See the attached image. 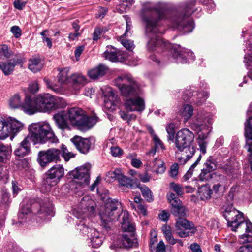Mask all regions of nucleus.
<instances>
[{"mask_svg": "<svg viewBox=\"0 0 252 252\" xmlns=\"http://www.w3.org/2000/svg\"><path fill=\"white\" fill-rule=\"evenodd\" d=\"M164 16L163 9L156 8L147 11L142 16V20L145 25V36L147 38L146 48L149 51H156L158 52L170 49V52L177 63H186L187 59L182 52L181 47H171L160 36L163 31L160 21Z\"/></svg>", "mask_w": 252, "mask_h": 252, "instance_id": "obj_1", "label": "nucleus"}, {"mask_svg": "<svg viewBox=\"0 0 252 252\" xmlns=\"http://www.w3.org/2000/svg\"><path fill=\"white\" fill-rule=\"evenodd\" d=\"M79 210L74 212V215L78 219H81L77 223V229L85 235H87L91 241V245L93 248H97L102 244V237L99 233L94 228L89 227L86 224L87 220L85 216L82 217L85 214L86 216H91L95 212V203L89 196H85L80 203Z\"/></svg>", "mask_w": 252, "mask_h": 252, "instance_id": "obj_2", "label": "nucleus"}, {"mask_svg": "<svg viewBox=\"0 0 252 252\" xmlns=\"http://www.w3.org/2000/svg\"><path fill=\"white\" fill-rule=\"evenodd\" d=\"M212 115L210 113L199 109L193 117L190 124V127L198 135L196 141L200 152L203 154L206 152L207 142L205 140L212 129V126H210L212 123Z\"/></svg>", "mask_w": 252, "mask_h": 252, "instance_id": "obj_3", "label": "nucleus"}, {"mask_svg": "<svg viewBox=\"0 0 252 252\" xmlns=\"http://www.w3.org/2000/svg\"><path fill=\"white\" fill-rule=\"evenodd\" d=\"M224 216L228 227H231L232 231L245 232L240 236L241 239H244L243 243L252 242V224L249 220H244L242 213L233 208L226 209Z\"/></svg>", "mask_w": 252, "mask_h": 252, "instance_id": "obj_4", "label": "nucleus"}, {"mask_svg": "<svg viewBox=\"0 0 252 252\" xmlns=\"http://www.w3.org/2000/svg\"><path fill=\"white\" fill-rule=\"evenodd\" d=\"M27 138L34 145L44 144L47 141L57 143L59 140L51 126L47 122L34 123L29 125Z\"/></svg>", "mask_w": 252, "mask_h": 252, "instance_id": "obj_5", "label": "nucleus"}, {"mask_svg": "<svg viewBox=\"0 0 252 252\" xmlns=\"http://www.w3.org/2000/svg\"><path fill=\"white\" fill-rule=\"evenodd\" d=\"M65 113L72 126L83 131L90 129L98 121L95 115L88 117L83 110L78 107L68 109Z\"/></svg>", "mask_w": 252, "mask_h": 252, "instance_id": "obj_6", "label": "nucleus"}, {"mask_svg": "<svg viewBox=\"0 0 252 252\" xmlns=\"http://www.w3.org/2000/svg\"><path fill=\"white\" fill-rule=\"evenodd\" d=\"M116 86L125 99L136 97L140 93L139 84L132 77L130 74H122L114 80Z\"/></svg>", "mask_w": 252, "mask_h": 252, "instance_id": "obj_7", "label": "nucleus"}, {"mask_svg": "<svg viewBox=\"0 0 252 252\" xmlns=\"http://www.w3.org/2000/svg\"><path fill=\"white\" fill-rule=\"evenodd\" d=\"M121 205L118 200H113L105 204L104 210L100 213L102 225L107 230L111 228V222L117 220L120 217V211L118 206Z\"/></svg>", "mask_w": 252, "mask_h": 252, "instance_id": "obj_8", "label": "nucleus"}, {"mask_svg": "<svg viewBox=\"0 0 252 252\" xmlns=\"http://www.w3.org/2000/svg\"><path fill=\"white\" fill-rule=\"evenodd\" d=\"M62 98L49 94L36 97L37 105L40 112H48L59 109L62 106Z\"/></svg>", "mask_w": 252, "mask_h": 252, "instance_id": "obj_9", "label": "nucleus"}, {"mask_svg": "<svg viewBox=\"0 0 252 252\" xmlns=\"http://www.w3.org/2000/svg\"><path fill=\"white\" fill-rule=\"evenodd\" d=\"M64 174L63 165L56 164L49 169L46 173V177L43 181L42 188L45 187L46 191L52 187L56 185Z\"/></svg>", "mask_w": 252, "mask_h": 252, "instance_id": "obj_10", "label": "nucleus"}, {"mask_svg": "<svg viewBox=\"0 0 252 252\" xmlns=\"http://www.w3.org/2000/svg\"><path fill=\"white\" fill-rule=\"evenodd\" d=\"M90 168L91 165L89 164H86L70 172L69 175L74 179L71 185L76 184L80 187L87 185L90 182Z\"/></svg>", "mask_w": 252, "mask_h": 252, "instance_id": "obj_11", "label": "nucleus"}, {"mask_svg": "<svg viewBox=\"0 0 252 252\" xmlns=\"http://www.w3.org/2000/svg\"><path fill=\"white\" fill-rule=\"evenodd\" d=\"M71 141L80 153L84 154L89 152L94 143L93 138H84L79 136H75L71 139Z\"/></svg>", "mask_w": 252, "mask_h": 252, "instance_id": "obj_12", "label": "nucleus"}, {"mask_svg": "<svg viewBox=\"0 0 252 252\" xmlns=\"http://www.w3.org/2000/svg\"><path fill=\"white\" fill-rule=\"evenodd\" d=\"M167 197L172 206L171 209L172 214L175 216H185L186 209L176 195L173 193H170L167 194Z\"/></svg>", "mask_w": 252, "mask_h": 252, "instance_id": "obj_13", "label": "nucleus"}, {"mask_svg": "<svg viewBox=\"0 0 252 252\" xmlns=\"http://www.w3.org/2000/svg\"><path fill=\"white\" fill-rule=\"evenodd\" d=\"M244 136L246 140V147L250 153L249 158L252 163V116H249L244 124Z\"/></svg>", "mask_w": 252, "mask_h": 252, "instance_id": "obj_14", "label": "nucleus"}, {"mask_svg": "<svg viewBox=\"0 0 252 252\" xmlns=\"http://www.w3.org/2000/svg\"><path fill=\"white\" fill-rule=\"evenodd\" d=\"M53 118L57 127L63 132L68 131L71 130L72 125L69 122L65 111H62L55 114Z\"/></svg>", "mask_w": 252, "mask_h": 252, "instance_id": "obj_15", "label": "nucleus"}, {"mask_svg": "<svg viewBox=\"0 0 252 252\" xmlns=\"http://www.w3.org/2000/svg\"><path fill=\"white\" fill-rule=\"evenodd\" d=\"M125 107L127 111L142 112L145 109V102L139 95L125 100Z\"/></svg>", "mask_w": 252, "mask_h": 252, "instance_id": "obj_16", "label": "nucleus"}, {"mask_svg": "<svg viewBox=\"0 0 252 252\" xmlns=\"http://www.w3.org/2000/svg\"><path fill=\"white\" fill-rule=\"evenodd\" d=\"M37 204L40 207L37 212L39 217L44 219V218L48 215H53V207L48 198L40 199L37 203L34 204L33 206H36Z\"/></svg>", "mask_w": 252, "mask_h": 252, "instance_id": "obj_17", "label": "nucleus"}, {"mask_svg": "<svg viewBox=\"0 0 252 252\" xmlns=\"http://www.w3.org/2000/svg\"><path fill=\"white\" fill-rule=\"evenodd\" d=\"M189 137V129H183L178 131L176 137V145L178 149L182 151L186 148L189 149L187 141Z\"/></svg>", "mask_w": 252, "mask_h": 252, "instance_id": "obj_18", "label": "nucleus"}, {"mask_svg": "<svg viewBox=\"0 0 252 252\" xmlns=\"http://www.w3.org/2000/svg\"><path fill=\"white\" fill-rule=\"evenodd\" d=\"M31 152L30 140L26 137L17 146L14 151L17 157L23 158Z\"/></svg>", "mask_w": 252, "mask_h": 252, "instance_id": "obj_19", "label": "nucleus"}, {"mask_svg": "<svg viewBox=\"0 0 252 252\" xmlns=\"http://www.w3.org/2000/svg\"><path fill=\"white\" fill-rule=\"evenodd\" d=\"M178 219L176 223V229L178 230V235L181 237H186L189 235V222L184 216H177Z\"/></svg>", "mask_w": 252, "mask_h": 252, "instance_id": "obj_20", "label": "nucleus"}, {"mask_svg": "<svg viewBox=\"0 0 252 252\" xmlns=\"http://www.w3.org/2000/svg\"><path fill=\"white\" fill-rule=\"evenodd\" d=\"M22 109L25 112L30 115L39 112L36 103V98L34 100H32L30 98L27 97L23 103Z\"/></svg>", "mask_w": 252, "mask_h": 252, "instance_id": "obj_21", "label": "nucleus"}, {"mask_svg": "<svg viewBox=\"0 0 252 252\" xmlns=\"http://www.w3.org/2000/svg\"><path fill=\"white\" fill-rule=\"evenodd\" d=\"M134 236V233L128 235L127 234L123 235L116 242L115 245L117 247L129 248L132 247L134 242L132 238Z\"/></svg>", "mask_w": 252, "mask_h": 252, "instance_id": "obj_22", "label": "nucleus"}, {"mask_svg": "<svg viewBox=\"0 0 252 252\" xmlns=\"http://www.w3.org/2000/svg\"><path fill=\"white\" fill-rule=\"evenodd\" d=\"M11 202L10 194L6 190H2L0 195V211L6 212Z\"/></svg>", "mask_w": 252, "mask_h": 252, "instance_id": "obj_23", "label": "nucleus"}, {"mask_svg": "<svg viewBox=\"0 0 252 252\" xmlns=\"http://www.w3.org/2000/svg\"><path fill=\"white\" fill-rule=\"evenodd\" d=\"M117 99V95L111 89L108 91L107 93L104 95V106L109 110H114L115 106V101Z\"/></svg>", "mask_w": 252, "mask_h": 252, "instance_id": "obj_24", "label": "nucleus"}, {"mask_svg": "<svg viewBox=\"0 0 252 252\" xmlns=\"http://www.w3.org/2000/svg\"><path fill=\"white\" fill-rule=\"evenodd\" d=\"M7 126H8L9 135L11 134H15L23 128V124L20 121L11 117L7 119Z\"/></svg>", "mask_w": 252, "mask_h": 252, "instance_id": "obj_25", "label": "nucleus"}, {"mask_svg": "<svg viewBox=\"0 0 252 252\" xmlns=\"http://www.w3.org/2000/svg\"><path fill=\"white\" fill-rule=\"evenodd\" d=\"M70 83L75 89H79L86 83V78L81 74H74L70 77Z\"/></svg>", "mask_w": 252, "mask_h": 252, "instance_id": "obj_26", "label": "nucleus"}, {"mask_svg": "<svg viewBox=\"0 0 252 252\" xmlns=\"http://www.w3.org/2000/svg\"><path fill=\"white\" fill-rule=\"evenodd\" d=\"M119 51L112 46H107L104 53V57L110 61L116 62L118 61Z\"/></svg>", "mask_w": 252, "mask_h": 252, "instance_id": "obj_27", "label": "nucleus"}, {"mask_svg": "<svg viewBox=\"0 0 252 252\" xmlns=\"http://www.w3.org/2000/svg\"><path fill=\"white\" fill-rule=\"evenodd\" d=\"M107 68L106 66L100 65L88 71L89 76L93 79H96L104 75L106 72Z\"/></svg>", "mask_w": 252, "mask_h": 252, "instance_id": "obj_28", "label": "nucleus"}, {"mask_svg": "<svg viewBox=\"0 0 252 252\" xmlns=\"http://www.w3.org/2000/svg\"><path fill=\"white\" fill-rule=\"evenodd\" d=\"M183 99L185 102L180 110V113L184 118V122H187L189 119V96L188 95V93H185L184 94Z\"/></svg>", "mask_w": 252, "mask_h": 252, "instance_id": "obj_29", "label": "nucleus"}, {"mask_svg": "<svg viewBox=\"0 0 252 252\" xmlns=\"http://www.w3.org/2000/svg\"><path fill=\"white\" fill-rule=\"evenodd\" d=\"M42 67L43 63L40 59L33 58L29 60L28 67L33 72L36 73L41 70Z\"/></svg>", "mask_w": 252, "mask_h": 252, "instance_id": "obj_30", "label": "nucleus"}, {"mask_svg": "<svg viewBox=\"0 0 252 252\" xmlns=\"http://www.w3.org/2000/svg\"><path fill=\"white\" fill-rule=\"evenodd\" d=\"M17 62L15 61L13 62L10 61L0 62V69H1L5 75L8 76L12 74L15 66Z\"/></svg>", "mask_w": 252, "mask_h": 252, "instance_id": "obj_31", "label": "nucleus"}, {"mask_svg": "<svg viewBox=\"0 0 252 252\" xmlns=\"http://www.w3.org/2000/svg\"><path fill=\"white\" fill-rule=\"evenodd\" d=\"M118 181L122 186L126 187L131 189H134L138 187V185L134 184L132 179L127 178L122 174Z\"/></svg>", "mask_w": 252, "mask_h": 252, "instance_id": "obj_32", "label": "nucleus"}, {"mask_svg": "<svg viewBox=\"0 0 252 252\" xmlns=\"http://www.w3.org/2000/svg\"><path fill=\"white\" fill-rule=\"evenodd\" d=\"M37 161L42 167H46L52 162L46 151H41L38 152Z\"/></svg>", "mask_w": 252, "mask_h": 252, "instance_id": "obj_33", "label": "nucleus"}, {"mask_svg": "<svg viewBox=\"0 0 252 252\" xmlns=\"http://www.w3.org/2000/svg\"><path fill=\"white\" fill-rule=\"evenodd\" d=\"M153 140L154 142L155 146L150 151L147 153L150 156H153L157 151L159 150H163L165 149L164 146L162 141L159 139L158 136L156 135H153Z\"/></svg>", "mask_w": 252, "mask_h": 252, "instance_id": "obj_34", "label": "nucleus"}, {"mask_svg": "<svg viewBox=\"0 0 252 252\" xmlns=\"http://www.w3.org/2000/svg\"><path fill=\"white\" fill-rule=\"evenodd\" d=\"M197 193L201 200H206L211 197L212 190L208 186H202L198 188Z\"/></svg>", "mask_w": 252, "mask_h": 252, "instance_id": "obj_35", "label": "nucleus"}, {"mask_svg": "<svg viewBox=\"0 0 252 252\" xmlns=\"http://www.w3.org/2000/svg\"><path fill=\"white\" fill-rule=\"evenodd\" d=\"M8 129L7 120L3 118H0V139H5L9 136Z\"/></svg>", "mask_w": 252, "mask_h": 252, "instance_id": "obj_36", "label": "nucleus"}, {"mask_svg": "<svg viewBox=\"0 0 252 252\" xmlns=\"http://www.w3.org/2000/svg\"><path fill=\"white\" fill-rule=\"evenodd\" d=\"M138 185V187L140 189L143 197L148 202H152L154 200V197L150 189L147 186L143 185L141 186Z\"/></svg>", "mask_w": 252, "mask_h": 252, "instance_id": "obj_37", "label": "nucleus"}, {"mask_svg": "<svg viewBox=\"0 0 252 252\" xmlns=\"http://www.w3.org/2000/svg\"><path fill=\"white\" fill-rule=\"evenodd\" d=\"M9 104L12 109L22 108L23 105L21 97L18 94H14L9 99Z\"/></svg>", "mask_w": 252, "mask_h": 252, "instance_id": "obj_38", "label": "nucleus"}, {"mask_svg": "<svg viewBox=\"0 0 252 252\" xmlns=\"http://www.w3.org/2000/svg\"><path fill=\"white\" fill-rule=\"evenodd\" d=\"M51 162H57L60 160L61 151L56 148H50L46 150Z\"/></svg>", "mask_w": 252, "mask_h": 252, "instance_id": "obj_39", "label": "nucleus"}, {"mask_svg": "<svg viewBox=\"0 0 252 252\" xmlns=\"http://www.w3.org/2000/svg\"><path fill=\"white\" fill-rule=\"evenodd\" d=\"M162 232L167 242L171 244H175V239L174 238L169 226L164 225L162 228Z\"/></svg>", "mask_w": 252, "mask_h": 252, "instance_id": "obj_40", "label": "nucleus"}, {"mask_svg": "<svg viewBox=\"0 0 252 252\" xmlns=\"http://www.w3.org/2000/svg\"><path fill=\"white\" fill-rule=\"evenodd\" d=\"M69 69L67 68H65L62 70L58 74V80L60 83H69L70 77H69L68 72Z\"/></svg>", "mask_w": 252, "mask_h": 252, "instance_id": "obj_41", "label": "nucleus"}, {"mask_svg": "<svg viewBox=\"0 0 252 252\" xmlns=\"http://www.w3.org/2000/svg\"><path fill=\"white\" fill-rule=\"evenodd\" d=\"M153 167L156 168V172L158 174L163 173L166 167L164 163L160 159L156 158L153 161Z\"/></svg>", "mask_w": 252, "mask_h": 252, "instance_id": "obj_42", "label": "nucleus"}, {"mask_svg": "<svg viewBox=\"0 0 252 252\" xmlns=\"http://www.w3.org/2000/svg\"><path fill=\"white\" fill-rule=\"evenodd\" d=\"M11 55V52L9 51L7 45L5 44L0 45V59L8 58Z\"/></svg>", "mask_w": 252, "mask_h": 252, "instance_id": "obj_43", "label": "nucleus"}, {"mask_svg": "<svg viewBox=\"0 0 252 252\" xmlns=\"http://www.w3.org/2000/svg\"><path fill=\"white\" fill-rule=\"evenodd\" d=\"M32 206L30 204H26V205H22L19 214V218L23 219L25 215H28L31 212Z\"/></svg>", "mask_w": 252, "mask_h": 252, "instance_id": "obj_44", "label": "nucleus"}, {"mask_svg": "<svg viewBox=\"0 0 252 252\" xmlns=\"http://www.w3.org/2000/svg\"><path fill=\"white\" fill-rule=\"evenodd\" d=\"M12 152V148L10 145L0 143V154L10 157Z\"/></svg>", "mask_w": 252, "mask_h": 252, "instance_id": "obj_45", "label": "nucleus"}, {"mask_svg": "<svg viewBox=\"0 0 252 252\" xmlns=\"http://www.w3.org/2000/svg\"><path fill=\"white\" fill-rule=\"evenodd\" d=\"M209 96V93L206 91H203L197 94V100L196 104L198 105H201L203 104Z\"/></svg>", "mask_w": 252, "mask_h": 252, "instance_id": "obj_46", "label": "nucleus"}, {"mask_svg": "<svg viewBox=\"0 0 252 252\" xmlns=\"http://www.w3.org/2000/svg\"><path fill=\"white\" fill-rule=\"evenodd\" d=\"M120 117L124 120H126L128 123L130 121L135 119L136 116L133 114H129L124 111L121 110L119 112Z\"/></svg>", "mask_w": 252, "mask_h": 252, "instance_id": "obj_47", "label": "nucleus"}, {"mask_svg": "<svg viewBox=\"0 0 252 252\" xmlns=\"http://www.w3.org/2000/svg\"><path fill=\"white\" fill-rule=\"evenodd\" d=\"M175 23L177 26L186 27L189 24L188 17L187 15L178 17L175 20Z\"/></svg>", "mask_w": 252, "mask_h": 252, "instance_id": "obj_48", "label": "nucleus"}, {"mask_svg": "<svg viewBox=\"0 0 252 252\" xmlns=\"http://www.w3.org/2000/svg\"><path fill=\"white\" fill-rule=\"evenodd\" d=\"M122 228L125 232H130L133 234L135 231L134 226L129 221L122 222Z\"/></svg>", "mask_w": 252, "mask_h": 252, "instance_id": "obj_49", "label": "nucleus"}, {"mask_svg": "<svg viewBox=\"0 0 252 252\" xmlns=\"http://www.w3.org/2000/svg\"><path fill=\"white\" fill-rule=\"evenodd\" d=\"M62 156L65 161H68L70 158L74 157V155L71 152H70L67 149L66 147L64 145H62Z\"/></svg>", "mask_w": 252, "mask_h": 252, "instance_id": "obj_50", "label": "nucleus"}, {"mask_svg": "<svg viewBox=\"0 0 252 252\" xmlns=\"http://www.w3.org/2000/svg\"><path fill=\"white\" fill-rule=\"evenodd\" d=\"M166 131L168 134V139L173 140L175 133V125L173 123L169 124L166 127Z\"/></svg>", "mask_w": 252, "mask_h": 252, "instance_id": "obj_51", "label": "nucleus"}, {"mask_svg": "<svg viewBox=\"0 0 252 252\" xmlns=\"http://www.w3.org/2000/svg\"><path fill=\"white\" fill-rule=\"evenodd\" d=\"M171 188L174 190L178 196H181L183 194V189L179 185L176 184L174 183H171L170 184Z\"/></svg>", "mask_w": 252, "mask_h": 252, "instance_id": "obj_52", "label": "nucleus"}, {"mask_svg": "<svg viewBox=\"0 0 252 252\" xmlns=\"http://www.w3.org/2000/svg\"><path fill=\"white\" fill-rule=\"evenodd\" d=\"M111 153L113 157H120L123 155V151L118 146H113L111 148Z\"/></svg>", "mask_w": 252, "mask_h": 252, "instance_id": "obj_53", "label": "nucleus"}, {"mask_svg": "<svg viewBox=\"0 0 252 252\" xmlns=\"http://www.w3.org/2000/svg\"><path fill=\"white\" fill-rule=\"evenodd\" d=\"M121 175V171L120 169H117L114 171H110L108 172L107 175L110 178L118 180Z\"/></svg>", "mask_w": 252, "mask_h": 252, "instance_id": "obj_54", "label": "nucleus"}, {"mask_svg": "<svg viewBox=\"0 0 252 252\" xmlns=\"http://www.w3.org/2000/svg\"><path fill=\"white\" fill-rule=\"evenodd\" d=\"M29 91L32 93H35L39 90L38 83L37 81L31 82L28 87Z\"/></svg>", "mask_w": 252, "mask_h": 252, "instance_id": "obj_55", "label": "nucleus"}, {"mask_svg": "<svg viewBox=\"0 0 252 252\" xmlns=\"http://www.w3.org/2000/svg\"><path fill=\"white\" fill-rule=\"evenodd\" d=\"M205 167L206 168L204 169V170L207 172H210L216 169V165L213 161L210 160H208L205 163Z\"/></svg>", "mask_w": 252, "mask_h": 252, "instance_id": "obj_56", "label": "nucleus"}, {"mask_svg": "<svg viewBox=\"0 0 252 252\" xmlns=\"http://www.w3.org/2000/svg\"><path fill=\"white\" fill-rule=\"evenodd\" d=\"M10 31L16 38H19L21 35V30L17 26H12L11 28Z\"/></svg>", "mask_w": 252, "mask_h": 252, "instance_id": "obj_57", "label": "nucleus"}, {"mask_svg": "<svg viewBox=\"0 0 252 252\" xmlns=\"http://www.w3.org/2000/svg\"><path fill=\"white\" fill-rule=\"evenodd\" d=\"M178 173V164L177 163H174L173 164L170 170V175L173 178H175L177 176Z\"/></svg>", "mask_w": 252, "mask_h": 252, "instance_id": "obj_58", "label": "nucleus"}, {"mask_svg": "<svg viewBox=\"0 0 252 252\" xmlns=\"http://www.w3.org/2000/svg\"><path fill=\"white\" fill-rule=\"evenodd\" d=\"M121 43L126 48L129 50H132L134 47L133 42L130 40H123Z\"/></svg>", "mask_w": 252, "mask_h": 252, "instance_id": "obj_59", "label": "nucleus"}, {"mask_svg": "<svg viewBox=\"0 0 252 252\" xmlns=\"http://www.w3.org/2000/svg\"><path fill=\"white\" fill-rule=\"evenodd\" d=\"M103 32V30L99 28H97L95 29L94 33L93 39L94 40L97 41L99 38H100V35Z\"/></svg>", "mask_w": 252, "mask_h": 252, "instance_id": "obj_60", "label": "nucleus"}, {"mask_svg": "<svg viewBox=\"0 0 252 252\" xmlns=\"http://www.w3.org/2000/svg\"><path fill=\"white\" fill-rule=\"evenodd\" d=\"M13 5L16 9L21 10L25 7L26 2L20 0H17L14 2Z\"/></svg>", "mask_w": 252, "mask_h": 252, "instance_id": "obj_61", "label": "nucleus"}, {"mask_svg": "<svg viewBox=\"0 0 252 252\" xmlns=\"http://www.w3.org/2000/svg\"><path fill=\"white\" fill-rule=\"evenodd\" d=\"M201 2L206 5L209 9L213 10L215 7V4L214 3L213 0H200Z\"/></svg>", "mask_w": 252, "mask_h": 252, "instance_id": "obj_62", "label": "nucleus"}, {"mask_svg": "<svg viewBox=\"0 0 252 252\" xmlns=\"http://www.w3.org/2000/svg\"><path fill=\"white\" fill-rule=\"evenodd\" d=\"M190 250L192 252H203L200 245L196 243H193L190 245Z\"/></svg>", "mask_w": 252, "mask_h": 252, "instance_id": "obj_63", "label": "nucleus"}, {"mask_svg": "<svg viewBox=\"0 0 252 252\" xmlns=\"http://www.w3.org/2000/svg\"><path fill=\"white\" fill-rule=\"evenodd\" d=\"M236 252H252V246L246 245L239 248Z\"/></svg>", "mask_w": 252, "mask_h": 252, "instance_id": "obj_64", "label": "nucleus"}]
</instances>
